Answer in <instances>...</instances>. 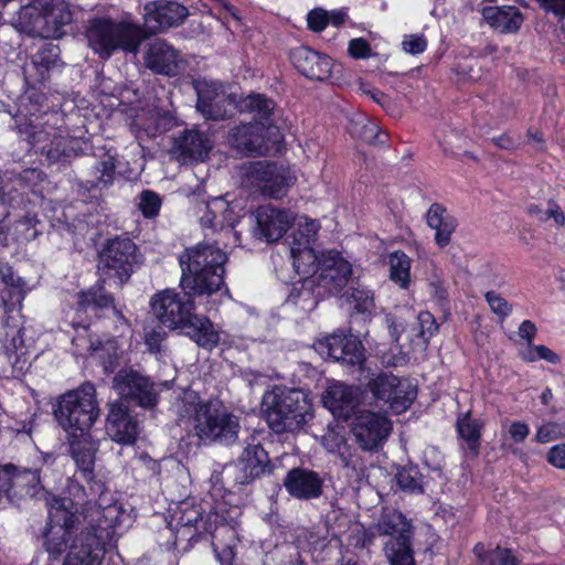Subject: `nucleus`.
Returning a JSON list of instances; mask_svg holds the SVG:
<instances>
[{
	"label": "nucleus",
	"mask_w": 565,
	"mask_h": 565,
	"mask_svg": "<svg viewBox=\"0 0 565 565\" xmlns=\"http://www.w3.org/2000/svg\"><path fill=\"white\" fill-rule=\"evenodd\" d=\"M81 515L87 525L74 536L63 565H100L105 554L117 544V509L87 501Z\"/></svg>",
	"instance_id": "f03ea898"
},
{
	"label": "nucleus",
	"mask_w": 565,
	"mask_h": 565,
	"mask_svg": "<svg viewBox=\"0 0 565 565\" xmlns=\"http://www.w3.org/2000/svg\"><path fill=\"white\" fill-rule=\"evenodd\" d=\"M302 391H266L262 409L276 433L295 431L306 422L308 404Z\"/></svg>",
	"instance_id": "0eeeda50"
},
{
	"label": "nucleus",
	"mask_w": 565,
	"mask_h": 565,
	"mask_svg": "<svg viewBox=\"0 0 565 565\" xmlns=\"http://www.w3.org/2000/svg\"><path fill=\"white\" fill-rule=\"evenodd\" d=\"M72 342L73 345L79 348L83 347L82 342H86V340L78 334L73 339ZM87 350L103 362L105 373H111L119 358V348L117 341L115 339H108L107 341L102 342L100 340L93 341L89 339L87 340Z\"/></svg>",
	"instance_id": "2f4dec72"
},
{
	"label": "nucleus",
	"mask_w": 565,
	"mask_h": 565,
	"mask_svg": "<svg viewBox=\"0 0 565 565\" xmlns=\"http://www.w3.org/2000/svg\"><path fill=\"white\" fill-rule=\"evenodd\" d=\"M386 321L388 323V329H390L392 339L394 341L398 342L399 338H401V334L398 331L401 323H397V321L394 318H387ZM402 335L405 337V339L407 340L408 343L399 344V347H401V349H406L407 353L415 352V351H419V352L425 351L427 348V344L430 340V338H428V337H425V335L422 337L420 329L418 328V326L415 322H413L409 326H407L406 328H404Z\"/></svg>",
	"instance_id": "72a5a7b5"
},
{
	"label": "nucleus",
	"mask_w": 565,
	"mask_h": 565,
	"mask_svg": "<svg viewBox=\"0 0 565 565\" xmlns=\"http://www.w3.org/2000/svg\"><path fill=\"white\" fill-rule=\"evenodd\" d=\"M143 11L142 28L148 36L183 24L189 15V10L185 6L168 0L147 2Z\"/></svg>",
	"instance_id": "ddd939ff"
},
{
	"label": "nucleus",
	"mask_w": 565,
	"mask_h": 565,
	"mask_svg": "<svg viewBox=\"0 0 565 565\" xmlns=\"http://www.w3.org/2000/svg\"><path fill=\"white\" fill-rule=\"evenodd\" d=\"M6 289L9 294V300L12 306L21 305L24 299V281L15 277L10 267L0 270Z\"/></svg>",
	"instance_id": "8fccbe9b"
},
{
	"label": "nucleus",
	"mask_w": 565,
	"mask_h": 565,
	"mask_svg": "<svg viewBox=\"0 0 565 565\" xmlns=\"http://www.w3.org/2000/svg\"><path fill=\"white\" fill-rule=\"evenodd\" d=\"M53 414L61 427L72 437L88 436L99 408L94 392L66 391L53 406Z\"/></svg>",
	"instance_id": "39448f33"
},
{
	"label": "nucleus",
	"mask_w": 565,
	"mask_h": 565,
	"mask_svg": "<svg viewBox=\"0 0 565 565\" xmlns=\"http://www.w3.org/2000/svg\"><path fill=\"white\" fill-rule=\"evenodd\" d=\"M100 258L106 268L115 271L121 285L129 280L135 268L143 262L137 245L130 238L121 236L107 242Z\"/></svg>",
	"instance_id": "f8f14e48"
},
{
	"label": "nucleus",
	"mask_w": 565,
	"mask_h": 565,
	"mask_svg": "<svg viewBox=\"0 0 565 565\" xmlns=\"http://www.w3.org/2000/svg\"><path fill=\"white\" fill-rule=\"evenodd\" d=\"M385 554L390 565H417L411 541L387 542Z\"/></svg>",
	"instance_id": "37998d69"
},
{
	"label": "nucleus",
	"mask_w": 565,
	"mask_h": 565,
	"mask_svg": "<svg viewBox=\"0 0 565 565\" xmlns=\"http://www.w3.org/2000/svg\"><path fill=\"white\" fill-rule=\"evenodd\" d=\"M296 177L289 168L273 162H252L246 167L244 183L257 189L262 194L278 199L295 183Z\"/></svg>",
	"instance_id": "1a4fd4ad"
},
{
	"label": "nucleus",
	"mask_w": 565,
	"mask_h": 565,
	"mask_svg": "<svg viewBox=\"0 0 565 565\" xmlns=\"http://www.w3.org/2000/svg\"><path fill=\"white\" fill-rule=\"evenodd\" d=\"M401 385V380L391 371H382L369 382L367 388H398Z\"/></svg>",
	"instance_id": "bf43d9fd"
},
{
	"label": "nucleus",
	"mask_w": 565,
	"mask_h": 565,
	"mask_svg": "<svg viewBox=\"0 0 565 565\" xmlns=\"http://www.w3.org/2000/svg\"><path fill=\"white\" fill-rule=\"evenodd\" d=\"M95 178L89 181L90 188H108L113 184L116 174V159L114 156L106 153L95 166Z\"/></svg>",
	"instance_id": "c03bdc74"
},
{
	"label": "nucleus",
	"mask_w": 565,
	"mask_h": 565,
	"mask_svg": "<svg viewBox=\"0 0 565 565\" xmlns=\"http://www.w3.org/2000/svg\"><path fill=\"white\" fill-rule=\"evenodd\" d=\"M318 230L319 224L316 221L311 220L310 222H306L305 225H300L299 228L294 233L292 243H297L298 241H308L309 245H313Z\"/></svg>",
	"instance_id": "e2e57ef3"
},
{
	"label": "nucleus",
	"mask_w": 565,
	"mask_h": 565,
	"mask_svg": "<svg viewBox=\"0 0 565 565\" xmlns=\"http://www.w3.org/2000/svg\"><path fill=\"white\" fill-rule=\"evenodd\" d=\"M482 17L486 22L501 33H515L523 24L524 17L514 6L484 7Z\"/></svg>",
	"instance_id": "bb28decb"
},
{
	"label": "nucleus",
	"mask_w": 565,
	"mask_h": 565,
	"mask_svg": "<svg viewBox=\"0 0 565 565\" xmlns=\"http://www.w3.org/2000/svg\"><path fill=\"white\" fill-rule=\"evenodd\" d=\"M402 45L409 54H420L427 47V40L423 34H409L404 38Z\"/></svg>",
	"instance_id": "338daca9"
},
{
	"label": "nucleus",
	"mask_w": 565,
	"mask_h": 565,
	"mask_svg": "<svg viewBox=\"0 0 565 565\" xmlns=\"http://www.w3.org/2000/svg\"><path fill=\"white\" fill-rule=\"evenodd\" d=\"M523 360L529 362H536L540 360H545L552 364H556L559 362L558 355L548 349L545 345H531L527 348L526 352L522 354Z\"/></svg>",
	"instance_id": "6e6d98bb"
},
{
	"label": "nucleus",
	"mask_w": 565,
	"mask_h": 565,
	"mask_svg": "<svg viewBox=\"0 0 565 565\" xmlns=\"http://www.w3.org/2000/svg\"><path fill=\"white\" fill-rule=\"evenodd\" d=\"M313 348L323 359L343 364L359 365L364 361L363 344L353 335L333 333L316 341Z\"/></svg>",
	"instance_id": "2eb2a0df"
},
{
	"label": "nucleus",
	"mask_w": 565,
	"mask_h": 565,
	"mask_svg": "<svg viewBox=\"0 0 565 565\" xmlns=\"http://www.w3.org/2000/svg\"><path fill=\"white\" fill-rule=\"evenodd\" d=\"M227 255L220 248L196 244L179 256L180 286L184 294L167 288L151 296L149 306L154 318L170 330H185L201 348L212 350L220 342V334L211 320L195 313L192 296H210L224 287V265Z\"/></svg>",
	"instance_id": "f257e3e1"
},
{
	"label": "nucleus",
	"mask_w": 565,
	"mask_h": 565,
	"mask_svg": "<svg viewBox=\"0 0 565 565\" xmlns=\"http://www.w3.org/2000/svg\"><path fill=\"white\" fill-rule=\"evenodd\" d=\"M374 531L381 536H392L388 542H402L412 540V525L399 511L388 510L384 511L377 523L374 525Z\"/></svg>",
	"instance_id": "cd10ccee"
},
{
	"label": "nucleus",
	"mask_w": 565,
	"mask_h": 565,
	"mask_svg": "<svg viewBox=\"0 0 565 565\" xmlns=\"http://www.w3.org/2000/svg\"><path fill=\"white\" fill-rule=\"evenodd\" d=\"M119 401L125 402L126 405L135 404L143 408H151L157 404L156 391H130V393Z\"/></svg>",
	"instance_id": "864d4df0"
},
{
	"label": "nucleus",
	"mask_w": 565,
	"mask_h": 565,
	"mask_svg": "<svg viewBox=\"0 0 565 565\" xmlns=\"http://www.w3.org/2000/svg\"><path fill=\"white\" fill-rule=\"evenodd\" d=\"M414 322L420 329L422 337L431 338L438 330L434 316L428 311H420Z\"/></svg>",
	"instance_id": "69168bd1"
},
{
	"label": "nucleus",
	"mask_w": 565,
	"mask_h": 565,
	"mask_svg": "<svg viewBox=\"0 0 565 565\" xmlns=\"http://www.w3.org/2000/svg\"><path fill=\"white\" fill-rule=\"evenodd\" d=\"M289 56L298 72L310 79L324 81L331 75L334 63L326 54L308 46H299L291 50Z\"/></svg>",
	"instance_id": "aec40b11"
},
{
	"label": "nucleus",
	"mask_w": 565,
	"mask_h": 565,
	"mask_svg": "<svg viewBox=\"0 0 565 565\" xmlns=\"http://www.w3.org/2000/svg\"><path fill=\"white\" fill-rule=\"evenodd\" d=\"M166 338L167 332L161 327H157L146 332L145 343L151 353H159Z\"/></svg>",
	"instance_id": "0e129e2a"
},
{
	"label": "nucleus",
	"mask_w": 565,
	"mask_h": 565,
	"mask_svg": "<svg viewBox=\"0 0 565 565\" xmlns=\"http://www.w3.org/2000/svg\"><path fill=\"white\" fill-rule=\"evenodd\" d=\"M371 51L369 42L362 38L349 42L348 52L354 58H366L371 55Z\"/></svg>",
	"instance_id": "774afa93"
},
{
	"label": "nucleus",
	"mask_w": 565,
	"mask_h": 565,
	"mask_svg": "<svg viewBox=\"0 0 565 565\" xmlns=\"http://www.w3.org/2000/svg\"><path fill=\"white\" fill-rule=\"evenodd\" d=\"M105 430L109 438L118 444L132 445L137 440L139 425L130 415L129 407L125 402L109 403Z\"/></svg>",
	"instance_id": "a211bd4d"
},
{
	"label": "nucleus",
	"mask_w": 565,
	"mask_h": 565,
	"mask_svg": "<svg viewBox=\"0 0 565 565\" xmlns=\"http://www.w3.org/2000/svg\"><path fill=\"white\" fill-rule=\"evenodd\" d=\"M290 253L294 268L300 277H316L321 256L317 255L313 245L298 241L291 244Z\"/></svg>",
	"instance_id": "7c9ffc66"
},
{
	"label": "nucleus",
	"mask_w": 565,
	"mask_h": 565,
	"mask_svg": "<svg viewBox=\"0 0 565 565\" xmlns=\"http://www.w3.org/2000/svg\"><path fill=\"white\" fill-rule=\"evenodd\" d=\"M390 278L401 288L406 289L411 281V258L402 250H396L388 256Z\"/></svg>",
	"instance_id": "58836bf2"
},
{
	"label": "nucleus",
	"mask_w": 565,
	"mask_h": 565,
	"mask_svg": "<svg viewBox=\"0 0 565 565\" xmlns=\"http://www.w3.org/2000/svg\"><path fill=\"white\" fill-rule=\"evenodd\" d=\"M200 222L202 226L214 228L224 235V238L217 239L215 244H212L222 252L223 249L220 245L227 246L231 237L234 243L238 241L237 232L234 231L236 215L230 203L222 198H213L206 203L205 213L200 217ZM206 244L210 245L209 243Z\"/></svg>",
	"instance_id": "f3484780"
},
{
	"label": "nucleus",
	"mask_w": 565,
	"mask_h": 565,
	"mask_svg": "<svg viewBox=\"0 0 565 565\" xmlns=\"http://www.w3.org/2000/svg\"><path fill=\"white\" fill-rule=\"evenodd\" d=\"M397 487L408 493H423V476L414 466L403 467L395 475Z\"/></svg>",
	"instance_id": "a18cd8bd"
},
{
	"label": "nucleus",
	"mask_w": 565,
	"mask_h": 565,
	"mask_svg": "<svg viewBox=\"0 0 565 565\" xmlns=\"http://www.w3.org/2000/svg\"><path fill=\"white\" fill-rule=\"evenodd\" d=\"M358 137L367 143H376L383 142V140H379L380 128L376 124L371 122L369 120H363L356 124Z\"/></svg>",
	"instance_id": "052dcab7"
},
{
	"label": "nucleus",
	"mask_w": 565,
	"mask_h": 565,
	"mask_svg": "<svg viewBox=\"0 0 565 565\" xmlns=\"http://www.w3.org/2000/svg\"><path fill=\"white\" fill-rule=\"evenodd\" d=\"M28 141L50 162L68 160L74 156L73 140L56 131L32 130L28 132Z\"/></svg>",
	"instance_id": "412c9836"
},
{
	"label": "nucleus",
	"mask_w": 565,
	"mask_h": 565,
	"mask_svg": "<svg viewBox=\"0 0 565 565\" xmlns=\"http://www.w3.org/2000/svg\"><path fill=\"white\" fill-rule=\"evenodd\" d=\"M85 36L93 52L108 60L119 50L136 54L148 34L142 25L129 19L94 18L87 22Z\"/></svg>",
	"instance_id": "20e7f679"
},
{
	"label": "nucleus",
	"mask_w": 565,
	"mask_h": 565,
	"mask_svg": "<svg viewBox=\"0 0 565 565\" xmlns=\"http://www.w3.org/2000/svg\"><path fill=\"white\" fill-rule=\"evenodd\" d=\"M241 105L244 110L254 113L262 119H268L275 108L274 100L263 94H249Z\"/></svg>",
	"instance_id": "49530a36"
},
{
	"label": "nucleus",
	"mask_w": 565,
	"mask_h": 565,
	"mask_svg": "<svg viewBox=\"0 0 565 565\" xmlns=\"http://www.w3.org/2000/svg\"><path fill=\"white\" fill-rule=\"evenodd\" d=\"M565 437V423L548 422L537 428L535 440L537 443H548L557 438Z\"/></svg>",
	"instance_id": "603ef678"
},
{
	"label": "nucleus",
	"mask_w": 565,
	"mask_h": 565,
	"mask_svg": "<svg viewBox=\"0 0 565 565\" xmlns=\"http://www.w3.org/2000/svg\"><path fill=\"white\" fill-rule=\"evenodd\" d=\"M324 296L322 288H318L316 277H300L289 296L288 301L299 306L302 310L310 311L316 308L319 299Z\"/></svg>",
	"instance_id": "c756f323"
},
{
	"label": "nucleus",
	"mask_w": 565,
	"mask_h": 565,
	"mask_svg": "<svg viewBox=\"0 0 565 565\" xmlns=\"http://www.w3.org/2000/svg\"><path fill=\"white\" fill-rule=\"evenodd\" d=\"M72 21V12L65 0H32L19 14L22 30L33 36L58 39L63 26Z\"/></svg>",
	"instance_id": "423d86ee"
},
{
	"label": "nucleus",
	"mask_w": 565,
	"mask_h": 565,
	"mask_svg": "<svg viewBox=\"0 0 565 565\" xmlns=\"http://www.w3.org/2000/svg\"><path fill=\"white\" fill-rule=\"evenodd\" d=\"M40 471L20 469L12 463L0 465V507L33 498L41 491Z\"/></svg>",
	"instance_id": "9d476101"
},
{
	"label": "nucleus",
	"mask_w": 565,
	"mask_h": 565,
	"mask_svg": "<svg viewBox=\"0 0 565 565\" xmlns=\"http://www.w3.org/2000/svg\"><path fill=\"white\" fill-rule=\"evenodd\" d=\"M393 430V424L386 416L362 411L351 424V434L359 447L369 452L379 451Z\"/></svg>",
	"instance_id": "9b49d317"
},
{
	"label": "nucleus",
	"mask_w": 565,
	"mask_h": 565,
	"mask_svg": "<svg viewBox=\"0 0 565 565\" xmlns=\"http://www.w3.org/2000/svg\"><path fill=\"white\" fill-rule=\"evenodd\" d=\"M369 394L370 391H324L322 403L333 416L348 419L362 412L360 407L365 404Z\"/></svg>",
	"instance_id": "5701e85b"
},
{
	"label": "nucleus",
	"mask_w": 565,
	"mask_h": 565,
	"mask_svg": "<svg viewBox=\"0 0 565 565\" xmlns=\"http://www.w3.org/2000/svg\"><path fill=\"white\" fill-rule=\"evenodd\" d=\"M484 297L491 308V311L499 316L501 319L507 318L511 313L512 306L499 294L494 291H488Z\"/></svg>",
	"instance_id": "13d9d810"
},
{
	"label": "nucleus",
	"mask_w": 565,
	"mask_h": 565,
	"mask_svg": "<svg viewBox=\"0 0 565 565\" xmlns=\"http://www.w3.org/2000/svg\"><path fill=\"white\" fill-rule=\"evenodd\" d=\"M276 127L255 121L248 122L237 127L233 134V141L235 147L247 151L260 153L263 149L267 148L266 135L271 134Z\"/></svg>",
	"instance_id": "a878e982"
},
{
	"label": "nucleus",
	"mask_w": 565,
	"mask_h": 565,
	"mask_svg": "<svg viewBox=\"0 0 565 565\" xmlns=\"http://www.w3.org/2000/svg\"><path fill=\"white\" fill-rule=\"evenodd\" d=\"M193 84L198 95L196 108L205 107L211 102L224 99L221 84L206 79H196Z\"/></svg>",
	"instance_id": "de8ad7c7"
},
{
	"label": "nucleus",
	"mask_w": 565,
	"mask_h": 565,
	"mask_svg": "<svg viewBox=\"0 0 565 565\" xmlns=\"http://www.w3.org/2000/svg\"><path fill=\"white\" fill-rule=\"evenodd\" d=\"M257 228L268 242L278 241L292 224V216L271 205L260 206L256 212Z\"/></svg>",
	"instance_id": "393cba45"
},
{
	"label": "nucleus",
	"mask_w": 565,
	"mask_h": 565,
	"mask_svg": "<svg viewBox=\"0 0 565 565\" xmlns=\"http://www.w3.org/2000/svg\"><path fill=\"white\" fill-rule=\"evenodd\" d=\"M36 221L33 217H23L13 224V232L17 241L23 243L34 239L38 235L35 228Z\"/></svg>",
	"instance_id": "5fc2aeb1"
},
{
	"label": "nucleus",
	"mask_w": 565,
	"mask_h": 565,
	"mask_svg": "<svg viewBox=\"0 0 565 565\" xmlns=\"http://www.w3.org/2000/svg\"><path fill=\"white\" fill-rule=\"evenodd\" d=\"M343 297L347 302L352 305L356 313L372 315L375 310L374 291L359 280L352 282Z\"/></svg>",
	"instance_id": "f704fd0d"
},
{
	"label": "nucleus",
	"mask_w": 565,
	"mask_h": 565,
	"mask_svg": "<svg viewBox=\"0 0 565 565\" xmlns=\"http://www.w3.org/2000/svg\"><path fill=\"white\" fill-rule=\"evenodd\" d=\"M162 205V200L158 193L151 190H143L140 193L139 209L146 218L158 216Z\"/></svg>",
	"instance_id": "3c124183"
},
{
	"label": "nucleus",
	"mask_w": 565,
	"mask_h": 565,
	"mask_svg": "<svg viewBox=\"0 0 565 565\" xmlns=\"http://www.w3.org/2000/svg\"><path fill=\"white\" fill-rule=\"evenodd\" d=\"M178 61L179 52L161 39L149 43L143 54V63L147 68L168 76L177 74Z\"/></svg>",
	"instance_id": "b1692460"
},
{
	"label": "nucleus",
	"mask_w": 565,
	"mask_h": 565,
	"mask_svg": "<svg viewBox=\"0 0 565 565\" xmlns=\"http://www.w3.org/2000/svg\"><path fill=\"white\" fill-rule=\"evenodd\" d=\"M78 309L87 311L88 309H104L113 306L114 298L106 292L102 286L90 288L78 294Z\"/></svg>",
	"instance_id": "a19ab883"
},
{
	"label": "nucleus",
	"mask_w": 565,
	"mask_h": 565,
	"mask_svg": "<svg viewBox=\"0 0 565 565\" xmlns=\"http://www.w3.org/2000/svg\"><path fill=\"white\" fill-rule=\"evenodd\" d=\"M456 426L459 437L466 443L468 449L477 455L480 447L482 424L472 419L470 412H467L457 418Z\"/></svg>",
	"instance_id": "4c0bfd02"
},
{
	"label": "nucleus",
	"mask_w": 565,
	"mask_h": 565,
	"mask_svg": "<svg viewBox=\"0 0 565 565\" xmlns=\"http://www.w3.org/2000/svg\"><path fill=\"white\" fill-rule=\"evenodd\" d=\"M352 274V265L339 252L323 253L316 276L318 288H322L324 294L337 295L349 284Z\"/></svg>",
	"instance_id": "dca6fc26"
},
{
	"label": "nucleus",
	"mask_w": 565,
	"mask_h": 565,
	"mask_svg": "<svg viewBox=\"0 0 565 565\" xmlns=\"http://www.w3.org/2000/svg\"><path fill=\"white\" fill-rule=\"evenodd\" d=\"M61 64L60 49L54 44H45L32 61V66L39 72L41 82L45 79V73Z\"/></svg>",
	"instance_id": "ea45409f"
},
{
	"label": "nucleus",
	"mask_w": 565,
	"mask_h": 565,
	"mask_svg": "<svg viewBox=\"0 0 565 565\" xmlns=\"http://www.w3.org/2000/svg\"><path fill=\"white\" fill-rule=\"evenodd\" d=\"M308 28L313 32H321L329 24V12L321 8L311 10L307 15Z\"/></svg>",
	"instance_id": "680f3d73"
},
{
	"label": "nucleus",
	"mask_w": 565,
	"mask_h": 565,
	"mask_svg": "<svg viewBox=\"0 0 565 565\" xmlns=\"http://www.w3.org/2000/svg\"><path fill=\"white\" fill-rule=\"evenodd\" d=\"M71 456L76 466L84 472V475H92L95 465V454L97 446L88 436H77L70 441Z\"/></svg>",
	"instance_id": "473e14b6"
},
{
	"label": "nucleus",
	"mask_w": 565,
	"mask_h": 565,
	"mask_svg": "<svg viewBox=\"0 0 565 565\" xmlns=\"http://www.w3.org/2000/svg\"><path fill=\"white\" fill-rule=\"evenodd\" d=\"M478 565H519V559L510 548L497 546L487 550L483 543H477L472 550Z\"/></svg>",
	"instance_id": "e433bc0d"
},
{
	"label": "nucleus",
	"mask_w": 565,
	"mask_h": 565,
	"mask_svg": "<svg viewBox=\"0 0 565 565\" xmlns=\"http://www.w3.org/2000/svg\"><path fill=\"white\" fill-rule=\"evenodd\" d=\"M286 491L295 499L309 501L318 499L323 492L322 477L307 468H292L284 478Z\"/></svg>",
	"instance_id": "6ab92c4d"
},
{
	"label": "nucleus",
	"mask_w": 565,
	"mask_h": 565,
	"mask_svg": "<svg viewBox=\"0 0 565 565\" xmlns=\"http://www.w3.org/2000/svg\"><path fill=\"white\" fill-rule=\"evenodd\" d=\"M228 472L238 484H248L273 471L267 451L260 444L247 445L236 462L227 466Z\"/></svg>",
	"instance_id": "4468645a"
},
{
	"label": "nucleus",
	"mask_w": 565,
	"mask_h": 565,
	"mask_svg": "<svg viewBox=\"0 0 565 565\" xmlns=\"http://www.w3.org/2000/svg\"><path fill=\"white\" fill-rule=\"evenodd\" d=\"M49 520L42 533V545L50 558L57 559L66 550L73 529L79 522L77 507L71 498L46 499Z\"/></svg>",
	"instance_id": "6e6552de"
},
{
	"label": "nucleus",
	"mask_w": 565,
	"mask_h": 565,
	"mask_svg": "<svg viewBox=\"0 0 565 565\" xmlns=\"http://www.w3.org/2000/svg\"><path fill=\"white\" fill-rule=\"evenodd\" d=\"M427 224L435 230V242L439 247L449 245L451 235L457 227V222L447 210L438 204L430 205L426 213Z\"/></svg>",
	"instance_id": "c85d7f7f"
},
{
	"label": "nucleus",
	"mask_w": 565,
	"mask_h": 565,
	"mask_svg": "<svg viewBox=\"0 0 565 565\" xmlns=\"http://www.w3.org/2000/svg\"><path fill=\"white\" fill-rule=\"evenodd\" d=\"M202 520V510L200 507L185 503L180 509L178 518V525L180 527L196 526L198 522Z\"/></svg>",
	"instance_id": "4d7b16f0"
},
{
	"label": "nucleus",
	"mask_w": 565,
	"mask_h": 565,
	"mask_svg": "<svg viewBox=\"0 0 565 565\" xmlns=\"http://www.w3.org/2000/svg\"><path fill=\"white\" fill-rule=\"evenodd\" d=\"M174 406L182 417L194 416V428L201 439L232 443L237 438L238 418L221 401L202 402L198 391H182Z\"/></svg>",
	"instance_id": "7ed1b4c3"
},
{
	"label": "nucleus",
	"mask_w": 565,
	"mask_h": 565,
	"mask_svg": "<svg viewBox=\"0 0 565 565\" xmlns=\"http://www.w3.org/2000/svg\"><path fill=\"white\" fill-rule=\"evenodd\" d=\"M116 388H151L153 383L140 371L127 366L119 370L114 377Z\"/></svg>",
	"instance_id": "79ce46f5"
},
{
	"label": "nucleus",
	"mask_w": 565,
	"mask_h": 565,
	"mask_svg": "<svg viewBox=\"0 0 565 565\" xmlns=\"http://www.w3.org/2000/svg\"><path fill=\"white\" fill-rule=\"evenodd\" d=\"M211 148L212 142L204 132L191 129L174 139L172 153L180 163L186 164L204 161Z\"/></svg>",
	"instance_id": "4be33fe9"
},
{
	"label": "nucleus",
	"mask_w": 565,
	"mask_h": 565,
	"mask_svg": "<svg viewBox=\"0 0 565 565\" xmlns=\"http://www.w3.org/2000/svg\"><path fill=\"white\" fill-rule=\"evenodd\" d=\"M372 401L383 399L386 411L404 413L416 398L417 391H370Z\"/></svg>",
	"instance_id": "c9c22d12"
},
{
	"label": "nucleus",
	"mask_w": 565,
	"mask_h": 565,
	"mask_svg": "<svg viewBox=\"0 0 565 565\" xmlns=\"http://www.w3.org/2000/svg\"><path fill=\"white\" fill-rule=\"evenodd\" d=\"M322 445L329 452L339 454L343 467L352 466V458L347 454L349 446L343 436L329 431L322 437Z\"/></svg>",
	"instance_id": "09e8293b"
}]
</instances>
